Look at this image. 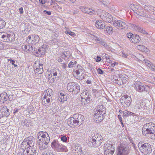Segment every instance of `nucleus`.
Returning <instances> with one entry per match:
<instances>
[{"instance_id":"f257e3e1","label":"nucleus","mask_w":155,"mask_h":155,"mask_svg":"<svg viewBox=\"0 0 155 155\" xmlns=\"http://www.w3.org/2000/svg\"><path fill=\"white\" fill-rule=\"evenodd\" d=\"M38 139L39 142L40 149L43 150L48 147V145L50 140V137L47 133L43 131L39 132L37 134Z\"/></svg>"},{"instance_id":"f03ea898","label":"nucleus","mask_w":155,"mask_h":155,"mask_svg":"<svg viewBox=\"0 0 155 155\" xmlns=\"http://www.w3.org/2000/svg\"><path fill=\"white\" fill-rule=\"evenodd\" d=\"M35 143V140L33 137L30 136L25 138L21 143L20 147L21 149L22 150L21 152H22V154L29 147L32 146Z\"/></svg>"},{"instance_id":"7ed1b4c3","label":"nucleus","mask_w":155,"mask_h":155,"mask_svg":"<svg viewBox=\"0 0 155 155\" xmlns=\"http://www.w3.org/2000/svg\"><path fill=\"white\" fill-rule=\"evenodd\" d=\"M102 137L100 134H94L89 142L88 145L91 147H97L102 143Z\"/></svg>"},{"instance_id":"20e7f679","label":"nucleus","mask_w":155,"mask_h":155,"mask_svg":"<svg viewBox=\"0 0 155 155\" xmlns=\"http://www.w3.org/2000/svg\"><path fill=\"white\" fill-rule=\"evenodd\" d=\"M51 90H49L48 91H46V94L44 97L42 98V104L46 107L49 106L53 99V95L51 91Z\"/></svg>"},{"instance_id":"39448f33","label":"nucleus","mask_w":155,"mask_h":155,"mask_svg":"<svg viewBox=\"0 0 155 155\" xmlns=\"http://www.w3.org/2000/svg\"><path fill=\"white\" fill-rule=\"evenodd\" d=\"M96 12L104 21L110 23L113 21V19L112 16L105 11L98 9L96 11Z\"/></svg>"},{"instance_id":"423d86ee","label":"nucleus","mask_w":155,"mask_h":155,"mask_svg":"<svg viewBox=\"0 0 155 155\" xmlns=\"http://www.w3.org/2000/svg\"><path fill=\"white\" fill-rule=\"evenodd\" d=\"M67 89L70 92L76 94L80 91V87L77 83L70 82L67 85Z\"/></svg>"},{"instance_id":"0eeeda50","label":"nucleus","mask_w":155,"mask_h":155,"mask_svg":"<svg viewBox=\"0 0 155 155\" xmlns=\"http://www.w3.org/2000/svg\"><path fill=\"white\" fill-rule=\"evenodd\" d=\"M51 147L54 150L58 152L66 151V147L58 141L54 140L51 143Z\"/></svg>"},{"instance_id":"6e6552de","label":"nucleus","mask_w":155,"mask_h":155,"mask_svg":"<svg viewBox=\"0 0 155 155\" xmlns=\"http://www.w3.org/2000/svg\"><path fill=\"white\" fill-rule=\"evenodd\" d=\"M138 147L142 153H149L151 151V146L148 143H144L143 142H140L138 144Z\"/></svg>"},{"instance_id":"1a4fd4ad","label":"nucleus","mask_w":155,"mask_h":155,"mask_svg":"<svg viewBox=\"0 0 155 155\" xmlns=\"http://www.w3.org/2000/svg\"><path fill=\"white\" fill-rule=\"evenodd\" d=\"M134 85L135 89L139 92H147L150 89L149 86L144 85L140 81H136Z\"/></svg>"},{"instance_id":"9d476101","label":"nucleus","mask_w":155,"mask_h":155,"mask_svg":"<svg viewBox=\"0 0 155 155\" xmlns=\"http://www.w3.org/2000/svg\"><path fill=\"white\" fill-rule=\"evenodd\" d=\"M75 150L78 155H87L88 153L87 149L83 144H78L75 147Z\"/></svg>"},{"instance_id":"9b49d317","label":"nucleus","mask_w":155,"mask_h":155,"mask_svg":"<svg viewBox=\"0 0 155 155\" xmlns=\"http://www.w3.org/2000/svg\"><path fill=\"white\" fill-rule=\"evenodd\" d=\"M113 25L119 29L127 30L128 28V26L126 23L120 20H114L113 21Z\"/></svg>"},{"instance_id":"f8f14e48","label":"nucleus","mask_w":155,"mask_h":155,"mask_svg":"<svg viewBox=\"0 0 155 155\" xmlns=\"http://www.w3.org/2000/svg\"><path fill=\"white\" fill-rule=\"evenodd\" d=\"M128 151V147L127 145L121 144L118 148L117 155H127Z\"/></svg>"},{"instance_id":"ddd939ff","label":"nucleus","mask_w":155,"mask_h":155,"mask_svg":"<svg viewBox=\"0 0 155 155\" xmlns=\"http://www.w3.org/2000/svg\"><path fill=\"white\" fill-rule=\"evenodd\" d=\"M104 154L105 155H112L114 151V148L110 144L106 143L104 146Z\"/></svg>"},{"instance_id":"4468645a","label":"nucleus","mask_w":155,"mask_h":155,"mask_svg":"<svg viewBox=\"0 0 155 155\" xmlns=\"http://www.w3.org/2000/svg\"><path fill=\"white\" fill-rule=\"evenodd\" d=\"M131 101V97L127 95L122 96L120 99L121 103L122 105L126 107L130 105Z\"/></svg>"},{"instance_id":"2eb2a0df","label":"nucleus","mask_w":155,"mask_h":155,"mask_svg":"<svg viewBox=\"0 0 155 155\" xmlns=\"http://www.w3.org/2000/svg\"><path fill=\"white\" fill-rule=\"evenodd\" d=\"M35 72L38 74H41L43 72V65L39 62H35L34 64Z\"/></svg>"},{"instance_id":"dca6fc26","label":"nucleus","mask_w":155,"mask_h":155,"mask_svg":"<svg viewBox=\"0 0 155 155\" xmlns=\"http://www.w3.org/2000/svg\"><path fill=\"white\" fill-rule=\"evenodd\" d=\"M10 114V112L6 106L2 105L0 107V118L5 116L6 117Z\"/></svg>"},{"instance_id":"f3484780","label":"nucleus","mask_w":155,"mask_h":155,"mask_svg":"<svg viewBox=\"0 0 155 155\" xmlns=\"http://www.w3.org/2000/svg\"><path fill=\"white\" fill-rule=\"evenodd\" d=\"M73 116L76 125H81L82 123V122L84 120V117L83 116L76 114H74Z\"/></svg>"},{"instance_id":"a211bd4d","label":"nucleus","mask_w":155,"mask_h":155,"mask_svg":"<svg viewBox=\"0 0 155 155\" xmlns=\"http://www.w3.org/2000/svg\"><path fill=\"white\" fill-rule=\"evenodd\" d=\"M40 39L39 37L37 35H30L28 37L27 40L31 44H35L38 43Z\"/></svg>"},{"instance_id":"6ab92c4d","label":"nucleus","mask_w":155,"mask_h":155,"mask_svg":"<svg viewBox=\"0 0 155 155\" xmlns=\"http://www.w3.org/2000/svg\"><path fill=\"white\" fill-rule=\"evenodd\" d=\"M36 150V147L34 144L29 147L28 150L24 152H23V155H34L35 153Z\"/></svg>"},{"instance_id":"aec40b11","label":"nucleus","mask_w":155,"mask_h":155,"mask_svg":"<svg viewBox=\"0 0 155 155\" xmlns=\"http://www.w3.org/2000/svg\"><path fill=\"white\" fill-rule=\"evenodd\" d=\"M80 9L83 12L90 15H95L96 12L94 10L87 7H81Z\"/></svg>"},{"instance_id":"412c9836","label":"nucleus","mask_w":155,"mask_h":155,"mask_svg":"<svg viewBox=\"0 0 155 155\" xmlns=\"http://www.w3.org/2000/svg\"><path fill=\"white\" fill-rule=\"evenodd\" d=\"M5 41H12L15 38V35L12 32H5Z\"/></svg>"},{"instance_id":"4be33fe9","label":"nucleus","mask_w":155,"mask_h":155,"mask_svg":"<svg viewBox=\"0 0 155 155\" xmlns=\"http://www.w3.org/2000/svg\"><path fill=\"white\" fill-rule=\"evenodd\" d=\"M46 46L43 45L42 47H41L38 49H36L35 53L36 54H38V56L40 57H42L44 55L46 51Z\"/></svg>"},{"instance_id":"5701e85b","label":"nucleus","mask_w":155,"mask_h":155,"mask_svg":"<svg viewBox=\"0 0 155 155\" xmlns=\"http://www.w3.org/2000/svg\"><path fill=\"white\" fill-rule=\"evenodd\" d=\"M49 74L55 77V78H58L61 76V71L57 69H52L50 71Z\"/></svg>"},{"instance_id":"b1692460","label":"nucleus","mask_w":155,"mask_h":155,"mask_svg":"<svg viewBox=\"0 0 155 155\" xmlns=\"http://www.w3.org/2000/svg\"><path fill=\"white\" fill-rule=\"evenodd\" d=\"M94 117L95 120L97 123L101 121L104 118V114L97 113H95Z\"/></svg>"},{"instance_id":"393cba45","label":"nucleus","mask_w":155,"mask_h":155,"mask_svg":"<svg viewBox=\"0 0 155 155\" xmlns=\"http://www.w3.org/2000/svg\"><path fill=\"white\" fill-rule=\"evenodd\" d=\"M96 27L98 29H103L105 27V24L104 22L101 20H97L95 24Z\"/></svg>"},{"instance_id":"a878e982","label":"nucleus","mask_w":155,"mask_h":155,"mask_svg":"<svg viewBox=\"0 0 155 155\" xmlns=\"http://www.w3.org/2000/svg\"><path fill=\"white\" fill-rule=\"evenodd\" d=\"M145 128H143V127L142 129V133L144 135L149 137L150 136V134H152L155 131L152 130V129L151 130V129H147V130H145Z\"/></svg>"},{"instance_id":"bb28decb","label":"nucleus","mask_w":155,"mask_h":155,"mask_svg":"<svg viewBox=\"0 0 155 155\" xmlns=\"http://www.w3.org/2000/svg\"><path fill=\"white\" fill-rule=\"evenodd\" d=\"M144 17L145 18L143 19L145 23H148L149 22H152L154 19L153 16L147 13L145 15H144Z\"/></svg>"},{"instance_id":"cd10ccee","label":"nucleus","mask_w":155,"mask_h":155,"mask_svg":"<svg viewBox=\"0 0 155 155\" xmlns=\"http://www.w3.org/2000/svg\"><path fill=\"white\" fill-rule=\"evenodd\" d=\"M143 128H145V130H147V129H152V130L155 131V125L152 122L147 123L145 124L143 127Z\"/></svg>"},{"instance_id":"c85d7f7f","label":"nucleus","mask_w":155,"mask_h":155,"mask_svg":"<svg viewBox=\"0 0 155 155\" xmlns=\"http://www.w3.org/2000/svg\"><path fill=\"white\" fill-rule=\"evenodd\" d=\"M135 13L141 16L144 17V15H145L147 13L144 12V10L140 6H139L137 9L136 10H135Z\"/></svg>"},{"instance_id":"c756f323","label":"nucleus","mask_w":155,"mask_h":155,"mask_svg":"<svg viewBox=\"0 0 155 155\" xmlns=\"http://www.w3.org/2000/svg\"><path fill=\"white\" fill-rule=\"evenodd\" d=\"M97 113H101L103 114H105V108L103 105H98L97 107Z\"/></svg>"},{"instance_id":"7c9ffc66","label":"nucleus","mask_w":155,"mask_h":155,"mask_svg":"<svg viewBox=\"0 0 155 155\" xmlns=\"http://www.w3.org/2000/svg\"><path fill=\"white\" fill-rule=\"evenodd\" d=\"M7 99V94L6 92L0 94V103H4Z\"/></svg>"},{"instance_id":"2f4dec72","label":"nucleus","mask_w":155,"mask_h":155,"mask_svg":"<svg viewBox=\"0 0 155 155\" xmlns=\"http://www.w3.org/2000/svg\"><path fill=\"white\" fill-rule=\"evenodd\" d=\"M140 39L139 35L136 34L133 35L132 38L130 39V41L134 43H137L139 42Z\"/></svg>"},{"instance_id":"473e14b6","label":"nucleus","mask_w":155,"mask_h":155,"mask_svg":"<svg viewBox=\"0 0 155 155\" xmlns=\"http://www.w3.org/2000/svg\"><path fill=\"white\" fill-rule=\"evenodd\" d=\"M121 75L119 74H117V75H115L114 77V80L113 81V82L115 83H116L118 84H121Z\"/></svg>"},{"instance_id":"72a5a7b5","label":"nucleus","mask_w":155,"mask_h":155,"mask_svg":"<svg viewBox=\"0 0 155 155\" xmlns=\"http://www.w3.org/2000/svg\"><path fill=\"white\" fill-rule=\"evenodd\" d=\"M81 94V98L86 99V103H89L90 101V97L89 96V94L86 92H83Z\"/></svg>"},{"instance_id":"f704fd0d","label":"nucleus","mask_w":155,"mask_h":155,"mask_svg":"<svg viewBox=\"0 0 155 155\" xmlns=\"http://www.w3.org/2000/svg\"><path fill=\"white\" fill-rule=\"evenodd\" d=\"M68 123L69 125L71 127L73 125L74 126L75 125L76 126L73 116L72 117H70L68 120Z\"/></svg>"},{"instance_id":"c9c22d12","label":"nucleus","mask_w":155,"mask_h":155,"mask_svg":"<svg viewBox=\"0 0 155 155\" xmlns=\"http://www.w3.org/2000/svg\"><path fill=\"white\" fill-rule=\"evenodd\" d=\"M121 84H124L126 83L128 80V77L125 74H121Z\"/></svg>"},{"instance_id":"e433bc0d","label":"nucleus","mask_w":155,"mask_h":155,"mask_svg":"<svg viewBox=\"0 0 155 155\" xmlns=\"http://www.w3.org/2000/svg\"><path fill=\"white\" fill-rule=\"evenodd\" d=\"M123 117H127L129 116H133V115L135 114L130 112L129 111L127 110H125L123 112Z\"/></svg>"},{"instance_id":"4c0bfd02","label":"nucleus","mask_w":155,"mask_h":155,"mask_svg":"<svg viewBox=\"0 0 155 155\" xmlns=\"http://www.w3.org/2000/svg\"><path fill=\"white\" fill-rule=\"evenodd\" d=\"M154 7H153L150 5H146L144 6L145 10H147L148 12H152L154 8Z\"/></svg>"},{"instance_id":"58836bf2","label":"nucleus","mask_w":155,"mask_h":155,"mask_svg":"<svg viewBox=\"0 0 155 155\" xmlns=\"http://www.w3.org/2000/svg\"><path fill=\"white\" fill-rule=\"evenodd\" d=\"M5 32H0V40L3 41H5Z\"/></svg>"},{"instance_id":"ea45409f","label":"nucleus","mask_w":155,"mask_h":155,"mask_svg":"<svg viewBox=\"0 0 155 155\" xmlns=\"http://www.w3.org/2000/svg\"><path fill=\"white\" fill-rule=\"evenodd\" d=\"M104 29L105 31L109 34H111L113 32V28L112 27L107 26Z\"/></svg>"},{"instance_id":"a19ab883","label":"nucleus","mask_w":155,"mask_h":155,"mask_svg":"<svg viewBox=\"0 0 155 155\" xmlns=\"http://www.w3.org/2000/svg\"><path fill=\"white\" fill-rule=\"evenodd\" d=\"M143 63L145 64L146 66L150 68L152 65V63L149 61L147 60H144L143 61Z\"/></svg>"},{"instance_id":"79ce46f5","label":"nucleus","mask_w":155,"mask_h":155,"mask_svg":"<svg viewBox=\"0 0 155 155\" xmlns=\"http://www.w3.org/2000/svg\"><path fill=\"white\" fill-rule=\"evenodd\" d=\"M143 104L142 103L140 102H138L136 104L135 107L136 108L138 109H140L141 108H143L144 106H143Z\"/></svg>"},{"instance_id":"37998d69","label":"nucleus","mask_w":155,"mask_h":155,"mask_svg":"<svg viewBox=\"0 0 155 155\" xmlns=\"http://www.w3.org/2000/svg\"><path fill=\"white\" fill-rule=\"evenodd\" d=\"M5 25V22L3 20H0V29L3 28Z\"/></svg>"},{"instance_id":"c03bdc74","label":"nucleus","mask_w":155,"mask_h":155,"mask_svg":"<svg viewBox=\"0 0 155 155\" xmlns=\"http://www.w3.org/2000/svg\"><path fill=\"white\" fill-rule=\"evenodd\" d=\"M65 33L66 34H69L72 36H75L76 35L73 32L71 31L70 30H66L65 31Z\"/></svg>"},{"instance_id":"a18cd8bd","label":"nucleus","mask_w":155,"mask_h":155,"mask_svg":"<svg viewBox=\"0 0 155 155\" xmlns=\"http://www.w3.org/2000/svg\"><path fill=\"white\" fill-rule=\"evenodd\" d=\"M139 6L134 4H131L130 5V8L133 9V10L134 12H135V10H136Z\"/></svg>"},{"instance_id":"49530a36","label":"nucleus","mask_w":155,"mask_h":155,"mask_svg":"<svg viewBox=\"0 0 155 155\" xmlns=\"http://www.w3.org/2000/svg\"><path fill=\"white\" fill-rule=\"evenodd\" d=\"M53 76H51V75L49 74V80L50 81V82H53L55 81V80L56 79L54 77H52ZM58 78H57L58 79Z\"/></svg>"},{"instance_id":"de8ad7c7","label":"nucleus","mask_w":155,"mask_h":155,"mask_svg":"<svg viewBox=\"0 0 155 155\" xmlns=\"http://www.w3.org/2000/svg\"><path fill=\"white\" fill-rule=\"evenodd\" d=\"M92 38L95 39L96 41H97L98 43L100 41H101V38H99L97 35H93Z\"/></svg>"},{"instance_id":"09e8293b","label":"nucleus","mask_w":155,"mask_h":155,"mask_svg":"<svg viewBox=\"0 0 155 155\" xmlns=\"http://www.w3.org/2000/svg\"><path fill=\"white\" fill-rule=\"evenodd\" d=\"M76 61H74V62L71 61L68 64V66L69 68L72 67H74V65L76 64Z\"/></svg>"},{"instance_id":"8fccbe9b","label":"nucleus","mask_w":155,"mask_h":155,"mask_svg":"<svg viewBox=\"0 0 155 155\" xmlns=\"http://www.w3.org/2000/svg\"><path fill=\"white\" fill-rule=\"evenodd\" d=\"M134 34H133L132 33L129 32L127 33V34L126 36L128 38L130 39H130L132 38V37H133V35H134Z\"/></svg>"},{"instance_id":"3c124183","label":"nucleus","mask_w":155,"mask_h":155,"mask_svg":"<svg viewBox=\"0 0 155 155\" xmlns=\"http://www.w3.org/2000/svg\"><path fill=\"white\" fill-rule=\"evenodd\" d=\"M109 71L112 72L114 71V73H117L119 72V71L117 70H114V68H108Z\"/></svg>"},{"instance_id":"603ef678","label":"nucleus","mask_w":155,"mask_h":155,"mask_svg":"<svg viewBox=\"0 0 155 155\" xmlns=\"http://www.w3.org/2000/svg\"><path fill=\"white\" fill-rule=\"evenodd\" d=\"M35 51H36V50H35L34 46L32 45H30L29 52H33Z\"/></svg>"},{"instance_id":"864d4df0","label":"nucleus","mask_w":155,"mask_h":155,"mask_svg":"<svg viewBox=\"0 0 155 155\" xmlns=\"http://www.w3.org/2000/svg\"><path fill=\"white\" fill-rule=\"evenodd\" d=\"M8 61H10V62L12 64L14 65V67H17V65L15 64V62L12 59H8Z\"/></svg>"},{"instance_id":"5fc2aeb1","label":"nucleus","mask_w":155,"mask_h":155,"mask_svg":"<svg viewBox=\"0 0 155 155\" xmlns=\"http://www.w3.org/2000/svg\"><path fill=\"white\" fill-rule=\"evenodd\" d=\"M98 43L102 45L105 47L107 46L106 43L104 41L102 40L101 39V41L98 42Z\"/></svg>"},{"instance_id":"6e6d98bb","label":"nucleus","mask_w":155,"mask_h":155,"mask_svg":"<svg viewBox=\"0 0 155 155\" xmlns=\"http://www.w3.org/2000/svg\"><path fill=\"white\" fill-rule=\"evenodd\" d=\"M81 103L82 104V105H84L85 104H86L88 103H86V102L85 101H86V99H82L81 98Z\"/></svg>"},{"instance_id":"4d7b16f0","label":"nucleus","mask_w":155,"mask_h":155,"mask_svg":"<svg viewBox=\"0 0 155 155\" xmlns=\"http://www.w3.org/2000/svg\"><path fill=\"white\" fill-rule=\"evenodd\" d=\"M22 48L25 51H27V45H23L22 46Z\"/></svg>"},{"instance_id":"13d9d810","label":"nucleus","mask_w":155,"mask_h":155,"mask_svg":"<svg viewBox=\"0 0 155 155\" xmlns=\"http://www.w3.org/2000/svg\"><path fill=\"white\" fill-rule=\"evenodd\" d=\"M97 72L98 74H103L104 72V71L101 69L99 68L97 69Z\"/></svg>"},{"instance_id":"bf43d9fd","label":"nucleus","mask_w":155,"mask_h":155,"mask_svg":"<svg viewBox=\"0 0 155 155\" xmlns=\"http://www.w3.org/2000/svg\"><path fill=\"white\" fill-rule=\"evenodd\" d=\"M61 140L64 142H66L67 141V137L65 136H63L61 137Z\"/></svg>"},{"instance_id":"052dcab7","label":"nucleus","mask_w":155,"mask_h":155,"mask_svg":"<svg viewBox=\"0 0 155 155\" xmlns=\"http://www.w3.org/2000/svg\"><path fill=\"white\" fill-rule=\"evenodd\" d=\"M95 59L96 60V61L97 62H100L101 60V58L98 56L97 57V58H95Z\"/></svg>"},{"instance_id":"680f3d73","label":"nucleus","mask_w":155,"mask_h":155,"mask_svg":"<svg viewBox=\"0 0 155 155\" xmlns=\"http://www.w3.org/2000/svg\"><path fill=\"white\" fill-rule=\"evenodd\" d=\"M43 155H54V154L52 152L50 151L49 152L44 153Z\"/></svg>"},{"instance_id":"e2e57ef3","label":"nucleus","mask_w":155,"mask_h":155,"mask_svg":"<svg viewBox=\"0 0 155 155\" xmlns=\"http://www.w3.org/2000/svg\"><path fill=\"white\" fill-rule=\"evenodd\" d=\"M103 55H104V56L107 59H109L110 58V56H108V55L106 54L105 53H104L103 54Z\"/></svg>"},{"instance_id":"0e129e2a","label":"nucleus","mask_w":155,"mask_h":155,"mask_svg":"<svg viewBox=\"0 0 155 155\" xmlns=\"http://www.w3.org/2000/svg\"><path fill=\"white\" fill-rule=\"evenodd\" d=\"M70 12L71 14H72L73 15L77 14L78 13L77 11H75L72 10L71 11H70Z\"/></svg>"},{"instance_id":"69168bd1","label":"nucleus","mask_w":155,"mask_h":155,"mask_svg":"<svg viewBox=\"0 0 155 155\" xmlns=\"http://www.w3.org/2000/svg\"><path fill=\"white\" fill-rule=\"evenodd\" d=\"M150 68L152 71H155V66L154 65L152 64Z\"/></svg>"},{"instance_id":"338daca9","label":"nucleus","mask_w":155,"mask_h":155,"mask_svg":"<svg viewBox=\"0 0 155 155\" xmlns=\"http://www.w3.org/2000/svg\"><path fill=\"white\" fill-rule=\"evenodd\" d=\"M19 11L21 14H22L23 13V8L22 7L20 8L19 9Z\"/></svg>"},{"instance_id":"774afa93","label":"nucleus","mask_w":155,"mask_h":155,"mask_svg":"<svg viewBox=\"0 0 155 155\" xmlns=\"http://www.w3.org/2000/svg\"><path fill=\"white\" fill-rule=\"evenodd\" d=\"M45 12V13L47 14L48 15H50L51 14V12L50 11H48L46 10H44L43 11Z\"/></svg>"}]
</instances>
